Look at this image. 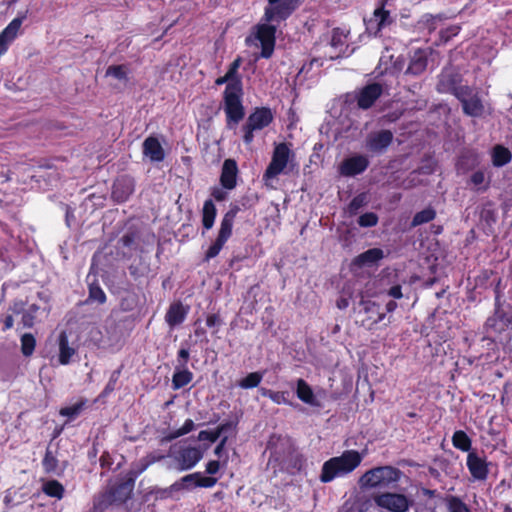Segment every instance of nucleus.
<instances>
[{
  "label": "nucleus",
  "mask_w": 512,
  "mask_h": 512,
  "mask_svg": "<svg viewBox=\"0 0 512 512\" xmlns=\"http://www.w3.org/2000/svg\"><path fill=\"white\" fill-rule=\"evenodd\" d=\"M298 5L299 0H268L262 22L256 26L255 32L263 58H269L273 54L277 29L275 23L286 20Z\"/></svg>",
  "instance_id": "nucleus-1"
},
{
  "label": "nucleus",
  "mask_w": 512,
  "mask_h": 512,
  "mask_svg": "<svg viewBox=\"0 0 512 512\" xmlns=\"http://www.w3.org/2000/svg\"><path fill=\"white\" fill-rule=\"evenodd\" d=\"M364 454L356 450H346L340 456L332 457L324 462L319 479L322 483H329L336 478L352 473L360 466Z\"/></svg>",
  "instance_id": "nucleus-2"
},
{
  "label": "nucleus",
  "mask_w": 512,
  "mask_h": 512,
  "mask_svg": "<svg viewBox=\"0 0 512 512\" xmlns=\"http://www.w3.org/2000/svg\"><path fill=\"white\" fill-rule=\"evenodd\" d=\"M207 447H193L181 443L170 447L168 456L172 459L171 468L186 471L194 468L203 458Z\"/></svg>",
  "instance_id": "nucleus-3"
},
{
  "label": "nucleus",
  "mask_w": 512,
  "mask_h": 512,
  "mask_svg": "<svg viewBox=\"0 0 512 512\" xmlns=\"http://www.w3.org/2000/svg\"><path fill=\"white\" fill-rule=\"evenodd\" d=\"M401 471L392 466H380L366 471L359 479L361 488H387L398 482Z\"/></svg>",
  "instance_id": "nucleus-4"
},
{
  "label": "nucleus",
  "mask_w": 512,
  "mask_h": 512,
  "mask_svg": "<svg viewBox=\"0 0 512 512\" xmlns=\"http://www.w3.org/2000/svg\"><path fill=\"white\" fill-rule=\"evenodd\" d=\"M293 157L294 154L286 143L275 145L271 162L263 175L265 184L271 185V181L276 179L280 174L285 173Z\"/></svg>",
  "instance_id": "nucleus-5"
},
{
  "label": "nucleus",
  "mask_w": 512,
  "mask_h": 512,
  "mask_svg": "<svg viewBox=\"0 0 512 512\" xmlns=\"http://www.w3.org/2000/svg\"><path fill=\"white\" fill-rule=\"evenodd\" d=\"M373 500L382 512H407L412 505L406 495L395 492L378 493Z\"/></svg>",
  "instance_id": "nucleus-6"
},
{
  "label": "nucleus",
  "mask_w": 512,
  "mask_h": 512,
  "mask_svg": "<svg viewBox=\"0 0 512 512\" xmlns=\"http://www.w3.org/2000/svg\"><path fill=\"white\" fill-rule=\"evenodd\" d=\"M241 94V82H233L226 86L224 92L225 112L227 117L234 122H238L244 116L243 106L241 104Z\"/></svg>",
  "instance_id": "nucleus-7"
},
{
  "label": "nucleus",
  "mask_w": 512,
  "mask_h": 512,
  "mask_svg": "<svg viewBox=\"0 0 512 512\" xmlns=\"http://www.w3.org/2000/svg\"><path fill=\"white\" fill-rule=\"evenodd\" d=\"M234 218H235V212H233V211H228L223 216L221 223H220V229L218 232V236H217L215 242L206 251V254H205L206 260H210V259L216 257L220 253L224 244L227 242V240L232 235Z\"/></svg>",
  "instance_id": "nucleus-8"
},
{
  "label": "nucleus",
  "mask_w": 512,
  "mask_h": 512,
  "mask_svg": "<svg viewBox=\"0 0 512 512\" xmlns=\"http://www.w3.org/2000/svg\"><path fill=\"white\" fill-rule=\"evenodd\" d=\"M273 116L269 109L261 108L256 109L253 112L248 120L246 125L244 126V141L247 144H250L253 141L254 135L253 132L255 130H261L268 126L272 121Z\"/></svg>",
  "instance_id": "nucleus-9"
},
{
  "label": "nucleus",
  "mask_w": 512,
  "mask_h": 512,
  "mask_svg": "<svg viewBox=\"0 0 512 512\" xmlns=\"http://www.w3.org/2000/svg\"><path fill=\"white\" fill-rule=\"evenodd\" d=\"M456 97L461 101L467 115L477 117L483 113L484 107L480 98L469 87H462L457 91Z\"/></svg>",
  "instance_id": "nucleus-10"
},
{
  "label": "nucleus",
  "mask_w": 512,
  "mask_h": 512,
  "mask_svg": "<svg viewBox=\"0 0 512 512\" xmlns=\"http://www.w3.org/2000/svg\"><path fill=\"white\" fill-rule=\"evenodd\" d=\"M349 30L345 28H335L330 37V52L326 54L329 59H337L346 54L348 50L347 39Z\"/></svg>",
  "instance_id": "nucleus-11"
},
{
  "label": "nucleus",
  "mask_w": 512,
  "mask_h": 512,
  "mask_svg": "<svg viewBox=\"0 0 512 512\" xmlns=\"http://www.w3.org/2000/svg\"><path fill=\"white\" fill-rule=\"evenodd\" d=\"M24 17L14 18L0 33V56L4 55L20 33Z\"/></svg>",
  "instance_id": "nucleus-12"
},
{
  "label": "nucleus",
  "mask_w": 512,
  "mask_h": 512,
  "mask_svg": "<svg viewBox=\"0 0 512 512\" xmlns=\"http://www.w3.org/2000/svg\"><path fill=\"white\" fill-rule=\"evenodd\" d=\"M369 165V161L366 156L363 155H354L347 159H345L340 167L339 172L343 176H355L363 171L366 170V168Z\"/></svg>",
  "instance_id": "nucleus-13"
},
{
  "label": "nucleus",
  "mask_w": 512,
  "mask_h": 512,
  "mask_svg": "<svg viewBox=\"0 0 512 512\" xmlns=\"http://www.w3.org/2000/svg\"><path fill=\"white\" fill-rule=\"evenodd\" d=\"M466 465L475 480L483 481L487 479L489 468L485 458L480 457L475 452H469Z\"/></svg>",
  "instance_id": "nucleus-14"
},
{
  "label": "nucleus",
  "mask_w": 512,
  "mask_h": 512,
  "mask_svg": "<svg viewBox=\"0 0 512 512\" xmlns=\"http://www.w3.org/2000/svg\"><path fill=\"white\" fill-rule=\"evenodd\" d=\"M393 134L389 130H381L369 134L366 139V148L374 153H381L391 144Z\"/></svg>",
  "instance_id": "nucleus-15"
},
{
  "label": "nucleus",
  "mask_w": 512,
  "mask_h": 512,
  "mask_svg": "<svg viewBox=\"0 0 512 512\" xmlns=\"http://www.w3.org/2000/svg\"><path fill=\"white\" fill-rule=\"evenodd\" d=\"M460 82L459 75L451 68H446L442 71L437 90L442 93H452L457 96V91L461 90L463 86H458Z\"/></svg>",
  "instance_id": "nucleus-16"
},
{
  "label": "nucleus",
  "mask_w": 512,
  "mask_h": 512,
  "mask_svg": "<svg viewBox=\"0 0 512 512\" xmlns=\"http://www.w3.org/2000/svg\"><path fill=\"white\" fill-rule=\"evenodd\" d=\"M391 23L389 11L383 7L375 9L372 17L366 22V29L370 34L377 35L383 28Z\"/></svg>",
  "instance_id": "nucleus-17"
},
{
  "label": "nucleus",
  "mask_w": 512,
  "mask_h": 512,
  "mask_svg": "<svg viewBox=\"0 0 512 512\" xmlns=\"http://www.w3.org/2000/svg\"><path fill=\"white\" fill-rule=\"evenodd\" d=\"M382 86L377 83L369 84L360 90L357 96L358 106L362 109H367L373 105V103L382 94Z\"/></svg>",
  "instance_id": "nucleus-18"
},
{
  "label": "nucleus",
  "mask_w": 512,
  "mask_h": 512,
  "mask_svg": "<svg viewBox=\"0 0 512 512\" xmlns=\"http://www.w3.org/2000/svg\"><path fill=\"white\" fill-rule=\"evenodd\" d=\"M238 166L235 160L226 159L222 166L220 181L225 189L231 190L236 186Z\"/></svg>",
  "instance_id": "nucleus-19"
},
{
  "label": "nucleus",
  "mask_w": 512,
  "mask_h": 512,
  "mask_svg": "<svg viewBox=\"0 0 512 512\" xmlns=\"http://www.w3.org/2000/svg\"><path fill=\"white\" fill-rule=\"evenodd\" d=\"M143 154L152 162H160L165 157L164 149L156 137H148L143 142Z\"/></svg>",
  "instance_id": "nucleus-20"
},
{
  "label": "nucleus",
  "mask_w": 512,
  "mask_h": 512,
  "mask_svg": "<svg viewBox=\"0 0 512 512\" xmlns=\"http://www.w3.org/2000/svg\"><path fill=\"white\" fill-rule=\"evenodd\" d=\"M428 49H417L413 52L406 73L412 75L421 74L427 67Z\"/></svg>",
  "instance_id": "nucleus-21"
},
{
  "label": "nucleus",
  "mask_w": 512,
  "mask_h": 512,
  "mask_svg": "<svg viewBox=\"0 0 512 512\" xmlns=\"http://www.w3.org/2000/svg\"><path fill=\"white\" fill-rule=\"evenodd\" d=\"M296 395L302 402L312 407H321L318 395L313 392L312 388L303 379L297 380Z\"/></svg>",
  "instance_id": "nucleus-22"
},
{
  "label": "nucleus",
  "mask_w": 512,
  "mask_h": 512,
  "mask_svg": "<svg viewBox=\"0 0 512 512\" xmlns=\"http://www.w3.org/2000/svg\"><path fill=\"white\" fill-rule=\"evenodd\" d=\"M187 312L181 303H173L166 314V321L170 326H176L184 321Z\"/></svg>",
  "instance_id": "nucleus-23"
},
{
  "label": "nucleus",
  "mask_w": 512,
  "mask_h": 512,
  "mask_svg": "<svg viewBox=\"0 0 512 512\" xmlns=\"http://www.w3.org/2000/svg\"><path fill=\"white\" fill-rule=\"evenodd\" d=\"M74 354L75 349L69 345L66 333L61 332L59 335V362L62 365L68 364Z\"/></svg>",
  "instance_id": "nucleus-24"
},
{
  "label": "nucleus",
  "mask_w": 512,
  "mask_h": 512,
  "mask_svg": "<svg viewBox=\"0 0 512 512\" xmlns=\"http://www.w3.org/2000/svg\"><path fill=\"white\" fill-rule=\"evenodd\" d=\"M133 192V186L130 180H118L112 191L113 198L118 202L125 201Z\"/></svg>",
  "instance_id": "nucleus-25"
},
{
  "label": "nucleus",
  "mask_w": 512,
  "mask_h": 512,
  "mask_svg": "<svg viewBox=\"0 0 512 512\" xmlns=\"http://www.w3.org/2000/svg\"><path fill=\"white\" fill-rule=\"evenodd\" d=\"M384 257L383 250L379 248L369 249L355 259V263L359 266L372 265Z\"/></svg>",
  "instance_id": "nucleus-26"
},
{
  "label": "nucleus",
  "mask_w": 512,
  "mask_h": 512,
  "mask_svg": "<svg viewBox=\"0 0 512 512\" xmlns=\"http://www.w3.org/2000/svg\"><path fill=\"white\" fill-rule=\"evenodd\" d=\"M492 163L495 167H502L511 161V152L502 145H496L491 153Z\"/></svg>",
  "instance_id": "nucleus-27"
},
{
  "label": "nucleus",
  "mask_w": 512,
  "mask_h": 512,
  "mask_svg": "<svg viewBox=\"0 0 512 512\" xmlns=\"http://www.w3.org/2000/svg\"><path fill=\"white\" fill-rule=\"evenodd\" d=\"M217 210L212 200H206L202 209V224L206 230L213 227Z\"/></svg>",
  "instance_id": "nucleus-28"
},
{
  "label": "nucleus",
  "mask_w": 512,
  "mask_h": 512,
  "mask_svg": "<svg viewBox=\"0 0 512 512\" xmlns=\"http://www.w3.org/2000/svg\"><path fill=\"white\" fill-rule=\"evenodd\" d=\"M231 429H233V424L225 423L218 426L214 431H201L198 434V440L214 443L223 433Z\"/></svg>",
  "instance_id": "nucleus-29"
},
{
  "label": "nucleus",
  "mask_w": 512,
  "mask_h": 512,
  "mask_svg": "<svg viewBox=\"0 0 512 512\" xmlns=\"http://www.w3.org/2000/svg\"><path fill=\"white\" fill-rule=\"evenodd\" d=\"M177 369L172 378V384L174 389H179L189 384L193 378L192 373L186 369V367H180Z\"/></svg>",
  "instance_id": "nucleus-30"
},
{
  "label": "nucleus",
  "mask_w": 512,
  "mask_h": 512,
  "mask_svg": "<svg viewBox=\"0 0 512 512\" xmlns=\"http://www.w3.org/2000/svg\"><path fill=\"white\" fill-rule=\"evenodd\" d=\"M452 444L455 448L463 452H469L471 449L472 442L464 431L457 430L454 432L452 436Z\"/></svg>",
  "instance_id": "nucleus-31"
},
{
  "label": "nucleus",
  "mask_w": 512,
  "mask_h": 512,
  "mask_svg": "<svg viewBox=\"0 0 512 512\" xmlns=\"http://www.w3.org/2000/svg\"><path fill=\"white\" fill-rule=\"evenodd\" d=\"M42 490L46 495L55 497L57 499H61L64 494L63 485L56 480H49L44 482Z\"/></svg>",
  "instance_id": "nucleus-32"
},
{
  "label": "nucleus",
  "mask_w": 512,
  "mask_h": 512,
  "mask_svg": "<svg viewBox=\"0 0 512 512\" xmlns=\"http://www.w3.org/2000/svg\"><path fill=\"white\" fill-rule=\"evenodd\" d=\"M448 512H471L470 508L457 496H448L445 499Z\"/></svg>",
  "instance_id": "nucleus-33"
},
{
  "label": "nucleus",
  "mask_w": 512,
  "mask_h": 512,
  "mask_svg": "<svg viewBox=\"0 0 512 512\" xmlns=\"http://www.w3.org/2000/svg\"><path fill=\"white\" fill-rule=\"evenodd\" d=\"M12 311L15 314L22 313L21 323L23 327L31 328L34 325L35 316H33L31 312H28L27 310L23 309L22 302L14 303Z\"/></svg>",
  "instance_id": "nucleus-34"
},
{
  "label": "nucleus",
  "mask_w": 512,
  "mask_h": 512,
  "mask_svg": "<svg viewBox=\"0 0 512 512\" xmlns=\"http://www.w3.org/2000/svg\"><path fill=\"white\" fill-rule=\"evenodd\" d=\"M194 428H195V424H194L193 420L187 419L184 422V424L182 425V427H180L179 429L171 431L168 435H166L163 438L162 441H171L173 439H176L178 437L186 435L189 432H191Z\"/></svg>",
  "instance_id": "nucleus-35"
},
{
  "label": "nucleus",
  "mask_w": 512,
  "mask_h": 512,
  "mask_svg": "<svg viewBox=\"0 0 512 512\" xmlns=\"http://www.w3.org/2000/svg\"><path fill=\"white\" fill-rule=\"evenodd\" d=\"M164 458V455L158 453V452H152L142 458L139 463L137 464L138 469L136 471V474H141L144 472L150 465H152L155 462H158Z\"/></svg>",
  "instance_id": "nucleus-36"
},
{
  "label": "nucleus",
  "mask_w": 512,
  "mask_h": 512,
  "mask_svg": "<svg viewBox=\"0 0 512 512\" xmlns=\"http://www.w3.org/2000/svg\"><path fill=\"white\" fill-rule=\"evenodd\" d=\"M436 216V212L432 208H426L415 214L412 220V226H419L432 221Z\"/></svg>",
  "instance_id": "nucleus-37"
},
{
  "label": "nucleus",
  "mask_w": 512,
  "mask_h": 512,
  "mask_svg": "<svg viewBox=\"0 0 512 512\" xmlns=\"http://www.w3.org/2000/svg\"><path fill=\"white\" fill-rule=\"evenodd\" d=\"M128 72V67L125 65H112L107 68L106 76H111L117 80L125 81L127 80Z\"/></svg>",
  "instance_id": "nucleus-38"
},
{
  "label": "nucleus",
  "mask_w": 512,
  "mask_h": 512,
  "mask_svg": "<svg viewBox=\"0 0 512 512\" xmlns=\"http://www.w3.org/2000/svg\"><path fill=\"white\" fill-rule=\"evenodd\" d=\"M263 378L260 372H252L239 382V386L244 389L257 387Z\"/></svg>",
  "instance_id": "nucleus-39"
},
{
  "label": "nucleus",
  "mask_w": 512,
  "mask_h": 512,
  "mask_svg": "<svg viewBox=\"0 0 512 512\" xmlns=\"http://www.w3.org/2000/svg\"><path fill=\"white\" fill-rule=\"evenodd\" d=\"M36 340L30 333H25L21 337V351L25 356H30L34 352Z\"/></svg>",
  "instance_id": "nucleus-40"
},
{
  "label": "nucleus",
  "mask_w": 512,
  "mask_h": 512,
  "mask_svg": "<svg viewBox=\"0 0 512 512\" xmlns=\"http://www.w3.org/2000/svg\"><path fill=\"white\" fill-rule=\"evenodd\" d=\"M43 467L47 473H56L58 467V460L53 455L52 451L47 450L43 459Z\"/></svg>",
  "instance_id": "nucleus-41"
},
{
  "label": "nucleus",
  "mask_w": 512,
  "mask_h": 512,
  "mask_svg": "<svg viewBox=\"0 0 512 512\" xmlns=\"http://www.w3.org/2000/svg\"><path fill=\"white\" fill-rule=\"evenodd\" d=\"M83 406H84V402H78V403L73 404L71 406L62 408L60 410V414L62 416H66V417H69V418H75L76 416L79 415V413L83 409Z\"/></svg>",
  "instance_id": "nucleus-42"
},
{
  "label": "nucleus",
  "mask_w": 512,
  "mask_h": 512,
  "mask_svg": "<svg viewBox=\"0 0 512 512\" xmlns=\"http://www.w3.org/2000/svg\"><path fill=\"white\" fill-rule=\"evenodd\" d=\"M260 391L262 396L270 398L276 404L287 403L283 392H274L265 388H262Z\"/></svg>",
  "instance_id": "nucleus-43"
},
{
  "label": "nucleus",
  "mask_w": 512,
  "mask_h": 512,
  "mask_svg": "<svg viewBox=\"0 0 512 512\" xmlns=\"http://www.w3.org/2000/svg\"><path fill=\"white\" fill-rule=\"evenodd\" d=\"M378 223V217L375 213L369 212L361 215L358 224L361 227H373Z\"/></svg>",
  "instance_id": "nucleus-44"
},
{
  "label": "nucleus",
  "mask_w": 512,
  "mask_h": 512,
  "mask_svg": "<svg viewBox=\"0 0 512 512\" xmlns=\"http://www.w3.org/2000/svg\"><path fill=\"white\" fill-rule=\"evenodd\" d=\"M89 298L93 301H96L100 304L106 301V295L104 291L96 285H91L89 289Z\"/></svg>",
  "instance_id": "nucleus-45"
},
{
  "label": "nucleus",
  "mask_w": 512,
  "mask_h": 512,
  "mask_svg": "<svg viewBox=\"0 0 512 512\" xmlns=\"http://www.w3.org/2000/svg\"><path fill=\"white\" fill-rule=\"evenodd\" d=\"M195 477H198V473H193L184 476L179 482H175L170 486L171 491H178L187 487L188 483L194 481Z\"/></svg>",
  "instance_id": "nucleus-46"
},
{
  "label": "nucleus",
  "mask_w": 512,
  "mask_h": 512,
  "mask_svg": "<svg viewBox=\"0 0 512 512\" xmlns=\"http://www.w3.org/2000/svg\"><path fill=\"white\" fill-rule=\"evenodd\" d=\"M471 183L480 189L481 187L486 188V177L483 171H476L471 175Z\"/></svg>",
  "instance_id": "nucleus-47"
},
{
  "label": "nucleus",
  "mask_w": 512,
  "mask_h": 512,
  "mask_svg": "<svg viewBox=\"0 0 512 512\" xmlns=\"http://www.w3.org/2000/svg\"><path fill=\"white\" fill-rule=\"evenodd\" d=\"M194 481L196 486L210 488L216 484L217 479L213 477H203L198 473V477H195Z\"/></svg>",
  "instance_id": "nucleus-48"
},
{
  "label": "nucleus",
  "mask_w": 512,
  "mask_h": 512,
  "mask_svg": "<svg viewBox=\"0 0 512 512\" xmlns=\"http://www.w3.org/2000/svg\"><path fill=\"white\" fill-rule=\"evenodd\" d=\"M240 65H241V58H237V59H235V60L231 63V65H230V67H229V69H228V71H227V73H226V74H227V75H228L232 80H240V78H239V77H238V75H237V72H238V69H239Z\"/></svg>",
  "instance_id": "nucleus-49"
},
{
  "label": "nucleus",
  "mask_w": 512,
  "mask_h": 512,
  "mask_svg": "<svg viewBox=\"0 0 512 512\" xmlns=\"http://www.w3.org/2000/svg\"><path fill=\"white\" fill-rule=\"evenodd\" d=\"M365 203V195L355 197L349 204L350 213H356Z\"/></svg>",
  "instance_id": "nucleus-50"
},
{
  "label": "nucleus",
  "mask_w": 512,
  "mask_h": 512,
  "mask_svg": "<svg viewBox=\"0 0 512 512\" xmlns=\"http://www.w3.org/2000/svg\"><path fill=\"white\" fill-rule=\"evenodd\" d=\"M188 359H189V351L185 348L180 349L178 352L179 367H186Z\"/></svg>",
  "instance_id": "nucleus-51"
},
{
  "label": "nucleus",
  "mask_w": 512,
  "mask_h": 512,
  "mask_svg": "<svg viewBox=\"0 0 512 512\" xmlns=\"http://www.w3.org/2000/svg\"><path fill=\"white\" fill-rule=\"evenodd\" d=\"M220 469V463L216 460L209 461L206 465V472L210 475L216 474Z\"/></svg>",
  "instance_id": "nucleus-52"
},
{
  "label": "nucleus",
  "mask_w": 512,
  "mask_h": 512,
  "mask_svg": "<svg viewBox=\"0 0 512 512\" xmlns=\"http://www.w3.org/2000/svg\"><path fill=\"white\" fill-rule=\"evenodd\" d=\"M212 196L217 200V201H223L226 199L227 197V192L222 189V188H214L212 190Z\"/></svg>",
  "instance_id": "nucleus-53"
},
{
  "label": "nucleus",
  "mask_w": 512,
  "mask_h": 512,
  "mask_svg": "<svg viewBox=\"0 0 512 512\" xmlns=\"http://www.w3.org/2000/svg\"><path fill=\"white\" fill-rule=\"evenodd\" d=\"M388 295L393 297V298H395V299H400L402 297L401 286L400 285H396V286L391 287L388 290Z\"/></svg>",
  "instance_id": "nucleus-54"
},
{
  "label": "nucleus",
  "mask_w": 512,
  "mask_h": 512,
  "mask_svg": "<svg viewBox=\"0 0 512 512\" xmlns=\"http://www.w3.org/2000/svg\"><path fill=\"white\" fill-rule=\"evenodd\" d=\"M233 82H241V80H232L227 74H225L223 77H219L215 81V83L217 85H222V84L227 83V86L230 85Z\"/></svg>",
  "instance_id": "nucleus-55"
},
{
  "label": "nucleus",
  "mask_w": 512,
  "mask_h": 512,
  "mask_svg": "<svg viewBox=\"0 0 512 512\" xmlns=\"http://www.w3.org/2000/svg\"><path fill=\"white\" fill-rule=\"evenodd\" d=\"M226 442H227V437H223L221 439V441L219 442V444L216 446L215 450H214V453L217 455V456H221V453L226 445Z\"/></svg>",
  "instance_id": "nucleus-56"
},
{
  "label": "nucleus",
  "mask_w": 512,
  "mask_h": 512,
  "mask_svg": "<svg viewBox=\"0 0 512 512\" xmlns=\"http://www.w3.org/2000/svg\"><path fill=\"white\" fill-rule=\"evenodd\" d=\"M206 324L208 327H213V326H216L219 324V318L218 316L212 314V315H209L206 319Z\"/></svg>",
  "instance_id": "nucleus-57"
},
{
  "label": "nucleus",
  "mask_w": 512,
  "mask_h": 512,
  "mask_svg": "<svg viewBox=\"0 0 512 512\" xmlns=\"http://www.w3.org/2000/svg\"><path fill=\"white\" fill-rule=\"evenodd\" d=\"M90 333H91L92 339L94 340L95 343H97L101 340V331L99 328L93 327L91 329Z\"/></svg>",
  "instance_id": "nucleus-58"
},
{
  "label": "nucleus",
  "mask_w": 512,
  "mask_h": 512,
  "mask_svg": "<svg viewBox=\"0 0 512 512\" xmlns=\"http://www.w3.org/2000/svg\"><path fill=\"white\" fill-rule=\"evenodd\" d=\"M14 324V319L12 315H8L4 320V330L11 329Z\"/></svg>",
  "instance_id": "nucleus-59"
},
{
  "label": "nucleus",
  "mask_w": 512,
  "mask_h": 512,
  "mask_svg": "<svg viewBox=\"0 0 512 512\" xmlns=\"http://www.w3.org/2000/svg\"><path fill=\"white\" fill-rule=\"evenodd\" d=\"M397 308V303L395 301H389L386 304L387 312H393Z\"/></svg>",
  "instance_id": "nucleus-60"
},
{
  "label": "nucleus",
  "mask_w": 512,
  "mask_h": 512,
  "mask_svg": "<svg viewBox=\"0 0 512 512\" xmlns=\"http://www.w3.org/2000/svg\"><path fill=\"white\" fill-rule=\"evenodd\" d=\"M337 306L340 309H345L348 307V301L346 299H340L339 301H337Z\"/></svg>",
  "instance_id": "nucleus-61"
},
{
  "label": "nucleus",
  "mask_w": 512,
  "mask_h": 512,
  "mask_svg": "<svg viewBox=\"0 0 512 512\" xmlns=\"http://www.w3.org/2000/svg\"><path fill=\"white\" fill-rule=\"evenodd\" d=\"M39 307L35 304H32L29 306L28 309H26L28 312H31L33 316L36 315L37 311H38Z\"/></svg>",
  "instance_id": "nucleus-62"
},
{
  "label": "nucleus",
  "mask_w": 512,
  "mask_h": 512,
  "mask_svg": "<svg viewBox=\"0 0 512 512\" xmlns=\"http://www.w3.org/2000/svg\"><path fill=\"white\" fill-rule=\"evenodd\" d=\"M424 18L426 19L427 22L429 21H436V20H440V17L439 16H433V15H425Z\"/></svg>",
  "instance_id": "nucleus-63"
},
{
  "label": "nucleus",
  "mask_w": 512,
  "mask_h": 512,
  "mask_svg": "<svg viewBox=\"0 0 512 512\" xmlns=\"http://www.w3.org/2000/svg\"><path fill=\"white\" fill-rule=\"evenodd\" d=\"M365 304V310L369 311L371 310L373 307H375V303H370V302H366L364 303Z\"/></svg>",
  "instance_id": "nucleus-64"
}]
</instances>
